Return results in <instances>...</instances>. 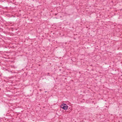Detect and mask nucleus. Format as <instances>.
<instances>
[{"instance_id": "obj_1", "label": "nucleus", "mask_w": 122, "mask_h": 122, "mask_svg": "<svg viewBox=\"0 0 122 122\" xmlns=\"http://www.w3.org/2000/svg\"><path fill=\"white\" fill-rule=\"evenodd\" d=\"M61 107L64 110L67 109L68 107L67 105L65 104H63L61 106Z\"/></svg>"}, {"instance_id": "obj_2", "label": "nucleus", "mask_w": 122, "mask_h": 122, "mask_svg": "<svg viewBox=\"0 0 122 122\" xmlns=\"http://www.w3.org/2000/svg\"><path fill=\"white\" fill-rule=\"evenodd\" d=\"M47 92V91H45V92Z\"/></svg>"}]
</instances>
